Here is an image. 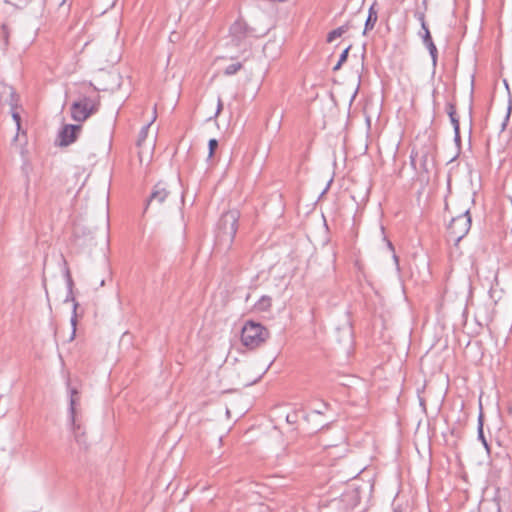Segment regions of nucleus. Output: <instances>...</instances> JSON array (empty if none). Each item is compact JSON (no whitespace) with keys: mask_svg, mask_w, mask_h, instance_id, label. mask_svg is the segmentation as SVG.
<instances>
[{"mask_svg":"<svg viewBox=\"0 0 512 512\" xmlns=\"http://www.w3.org/2000/svg\"><path fill=\"white\" fill-rule=\"evenodd\" d=\"M242 68V64L240 62L232 63L228 65L225 70L224 74L227 76H231L236 74L240 69Z\"/></svg>","mask_w":512,"mask_h":512,"instance_id":"19","label":"nucleus"},{"mask_svg":"<svg viewBox=\"0 0 512 512\" xmlns=\"http://www.w3.org/2000/svg\"><path fill=\"white\" fill-rule=\"evenodd\" d=\"M259 379H261V376H258V378L254 379V382L259 381Z\"/></svg>","mask_w":512,"mask_h":512,"instance_id":"36","label":"nucleus"},{"mask_svg":"<svg viewBox=\"0 0 512 512\" xmlns=\"http://www.w3.org/2000/svg\"><path fill=\"white\" fill-rule=\"evenodd\" d=\"M448 115H449V117H450V120H451V119H453V118H457V116H456V111H455V112H452V113H449Z\"/></svg>","mask_w":512,"mask_h":512,"instance_id":"31","label":"nucleus"},{"mask_svg":"<svg viewBox=\"0 0 512 512\" xmlns=\"http://www.w3.org/2000/svg\"><path fill=\"white\" fill-rule=\"evenodd\" d=\"M99 108V101L96 98L82 96L71 105V117L76 122H84L91 115L95 114Z\"/></svg>","mask_w":512,"mask_h":512,"instance_id":"4","label":"nucleus"},{"mask_svg":"<svg viewBox=\"0 0 512 512\" xmlns=\"http://www.w3.org/2000/svg\"><path fill=\"white\" fill-rule=\"evenodd\" d=\"M471 227V217L469 210H465L460 215L453 217L447 227V236L450 241L458 243L469 232Z\"/></svg>","mask_w":512,"mask_h":512,"instance_id":"5","label":"nucleus"},{"mask_svg":"<svg viewBox=\"0 0 512 512\" xmlns=\"http://www.w3.org/2000/svg\"><path fill=\"white\" fill-rule=\"evenodd\" d=\"M71 429L75 441L82 448H87V437L81 421L78 418L70 419Z\"/></svg>","mask_w":512,"mask_h":512,"instance_id":"10","label":"nucleus"},{"mask_svg":"<svg viewBox=\"0 0 512 512\" xmlns=\"http://www.w3.org/2000/svg\"><path fill=\"white\" fill-rule=\"evenodd\" d=\"M230 33L233 40L239 44L246 36V26L242 22L237 21L230 27Z\"/></svg>","mask_w":512,"mask_h":512,"instance_id":"12","label":"nucleus"},{"mask_svg":"<svg viewBox=\"0 0 512 512\" xmlns=\"http://www.w3.org/2000/svg\"><path fill=\"white\" fill-rule=\"evenodd\" d=\"M482 512H501V507L497 497H484L479 505Z\"/></svg>","mask_w":512,"mask_h":512,"instance_id":"11","label":"nucleus"},{"mask_svg":"<svg viewBox=\"0 0 512 512\" xmlns=\"http://www.w3.org/2000/svg\"><path fill=\"white\" fill-rule=\"evenodd\" d=\"M239 218L238 210H230L221 216L215 239V249L218 252L227 253L231 250L238 230Z\"/></svg>","mask_w":512,"mask_h":512,"instance_id":"1","label":"nucleus"},{"mask_svg":"<svg viewBox=\"0 0 512 512\" xmlns=\"http://www.w3.org/2000/svg\"><path fill=\"white\" fill-rule=\"evenodd\" d=\"M10 33H11L10 27L6 23H3L1 25V36L3 38V42H4V46L5 47H7L9 45Z\"/></svg>","mask_w":512,"mask_h":512,"instance_id":"18","label":"nucleus"},{"mask_svg":"<svg viewBox=\"0 0 512 512\" xmlns=\"http://www.w3.org/2000/svg\"><path fill=\"white\" fill-rule=\"evenodd\" d=\"M10 112H11V116H12L13 120L15 121V123L17 125V129L19 130L20 122H21L20 114L17 112L16 108L10 109Z\"/></svg>","mask_w":512,"mask_h":512,"instance_id":"24","label":"nucleus"},{"mask_svg":"<svg viewBox=\"0 0 512 512\" xmlns=\"http://www.w3.org/2000/svg\"><path fill=\"white\" fill-rule=\"evenodd\" d=\"M446 109L448 114L456 111L455 105L453 103H448Z\"/></svg>","mask_w":512,"mask_h":512,"instance_id":"29","label":"nucleus"},{"mask_svg":"<svg viewBox=\"0 0 512 512\" xmlns=\"http://www.w3.org/2000/svg\"><path fill=\"white\" fill-rule=\"evenodd\" d=\"M358 473H359V470H355V471L352 473L351 478H354Z\"/></svg>","mask_w":512,"mask_h":512,"instance_id":"32","label":"nucleus"},{"mask_svg":"<svg viewBox=\"0 0 512 512\" xmlns=\"http://www.w3.org/2000/svg\"><path fill=\"white\" fill-rule=\"evenodd\" d=\"M208 146H209V155H208V157L211 158L213 156L215 150L218 147V141L216 139H210Z\"/></svg>","mask_w":512,"mask_h":512,"instance_id":"22","label":"nucleus"},{"mask_svg":"<svg viewBox=\"0 0 512 512\" xmlns=\"http://www.w3.org/2000/svg\"><path fill=\"white\" fill-rule=\"evenodd\" d=\"M269 335V331L263 325L248 321L242 328L241 341L247 348L254 349L261 346Z\"/></svg>","mask_w":512,"mask_h":512,"instance_id":"3","label":"nucleus"},{"mask_svg":"<svg viewBox=\"0 0 512 512\" xmlns=\"http://www.w3.org/2000/svg\"><path fill=\"white\" fill-rule=\"evenodd\" d=\"M81 129H82L81 125H72V124L64 125L58 135L59 145L60 146H68L71 143H73L77 139V136L80 133Z\"/></svg>","mask_w":512,"mask_h":512,"instance_id":"6","label":"nucleus"},{"mask_svg":"<svg viewBox=\"0 0 512 512\" xmlns=\"http://www.w3.org/2000/svg\"><path fill=\"white\" fill-rule=\"evenodd\" d=\"M342 65H343V64H340V61L338 60V62L336 63V65L333 67V71H338V70L341 68V66H342Z\"/></svg>","mask_w":512,"mask_h":512,"instance_id":"30","label":"nucleus"},{"mask_svg":"<svg viewBox=\"0 0 512 512\" xmlns=\"http://www.w3.org/2000/svg\"><path fill=\"white\" fill-rule=\"evenodd\" d=\"M151 123L147 124L146 126H144L140 132V137L141 139L145 138L146 135H147V132H148V129L150 127Z\"/></svg>","mask_w":512,"mask_h":512,"instance_id":"27","label":"nucleus"},{"mask_svg":"<svg viewBox=\"0 0 512 512\" xmlns=\"http://www.w3.org/2000/svg\"><path fill=\"white\" fill-rule=\"evenodd\" d=\"M425 46H426V48L428 49V51L430 53V56L432 58L433 66L435 67L437 65V56H438V51H437L436 45L434 44V42H432V43H429V44H427Z\"/></svg>","mask_w":512,"mask_h":512,"instance_id":"20","label":"nucleus"},{"mask_svg":"<svg viewBox=\"0 0 512 512\" xmlns=\"http://www.w3.org/2000/svg\"><path fill=\"white\" fill-rule=\"evenodd\" d=\"M68 283H69V286L71 287L72 285V279L70 278V276L68 275Z\"/></svg>","mask_w":512,"mask_h":512,"instance_id":"33","label":"nucleus"},{"mask_svg":"<svg viewBox=\"0 0 512 512\" xmlns=\"http://www.w3.org/2000/svg\"><path fill=\"white\" fill-rule=\"evenodd\" d=\"M350 48H351V46L349 45V46H348L347 48H345V49H344V51L341 53V55H340V57H339L340 64H343V63H345V62H346Z\"/></svg>","mask_w":512,"mask_h":512,"instance_id":"25","label":"nucleus"},{"mask_svg":"<svg viewBox=\"0 0 512 512\" xmlns=\"http://www.w3.org/2000/svg\"><path fill=\"white\" fill-rule=\"evenodd\" d=\"M479 438L482 439L483 443L485 446H487V443L484 439V436H483V429H482V422L480 421V424H479Z\"/></svg>","mask_w":512,"mask_h":512,"instance_id":"28","label":"nucleus"},{"mask_svg":"<svg viewBox=\"0 0 512 512\" xmlns=\"http://www.w3.org/2000/svg\"><path fill=\"white\" fill-rule=\"evenodd\" d=\"M453 128H454V134H455V141L460 142V124L458 118H453L450 120Z\"/></svg>","mask_w":512,"mask_h":512,"instance_id":"21","label":"nucleus"},{"mask_svg":"<svg viewBox=\"0 0 512 512\" xmlns=\"http://www.w3.org/2000/svg\"><path fill=\"white\" fill-rule=\"evenodd\" d=\"M378 13L374 9V6H371L369 9L368 17L365 21V27L363 30V34L365 35L368 31L372 30L377 22Z\"/></svg>","mask_w":512,"mask_h":512,"instance_id":"14","label":"nucleus"},{"mask_svg":"<svg viewBox=\"0 0 512 512\" xmlns=\"http://www.w3.org/2000/svg\"><path fill=\"white\" fill-rule=\"evenodd\" d=\"M0 105L17 108L18 96L12 86L4 85L0 91Z\"/></svg>","mask_w":512,"mask_h":512,"instance_id":"8","label":"nucleus"},{"mask_svg":"<svg viewBox=\"0 0 512 512\" xmlns=\"http://www.w3.org/2000/svg\"><path fill=\"white\" fill-rule=\"evenodd\" d=\"M417 16H418V20L420 21L421 27H422V30H423V34L421 35L423 44L427 45L429 43H432L433 40H432L430 31L428 29V26H427V24L425 22V15L423 13H418Z\"/></svg>","mask_w":512,"mask_h":512,"instance_id":"15","label":"nucleus"},{"mask_svg":"<svg viewBox=\"0 0 512 512\" xmlns=\"http://www.w3.org/2000/svg\"><path fill=\"white\" fill-rule=\"evenodd\" d=\"M259 379H261V376H258V378L254 379V382L259 381Z\"/></svg>","mask_w":512,"mask_h":512,"instance_id":"35","label":"nucleus"},{"mask_svg":"<svg viewBox=\"0 0 512 512\" xmlns=\"http://www.w3.org/2000/svg\"><path fill=\"white\" fill-rule=\"evenodd\" d=\"M179 203H183V194L177 184L170 185L161 181L153 187L145 211L149 208L166 209Z\"/></svg>","mask_w":512,"mask_h":512,"instance_id":"2","label":"nucleus"},{"mask_svg":"<svg viewBox=\"0 0 512 512\" xmlns=\"http://www.w3.org/2000/svg\"><path fill=\"white\" fill-rule=\"evenodd\" d=\"M271 306V298L268 296H263L261 299L256 303L255 308L259 311H266Z\"/></svg>","mask_w":512,"mask_h":512,"instance_id":"17","label":"nucleus"},{"mask_svg":"<svg viewBox=\"0 0 512 512\" xmlns=\"http://www.w3.org/2000/svg\"><path fill=\"white\" fill-rule=\"evenodd\" d=\"M419 159V162H420V166L421 168L424 170V171H428V164H429V154L427 152L425 153H419V152H415V151H412V154H411V164L413 166L416 165V160Z\"/></svg>","mask_w":512,"mask_h":512,"instance_id":"13","label":"nucleus"},{"mask_svg":"<svg viewBox=\"0 0 512 512\" xmlns=\"http://www.w3.org/2000/svg\"><path fill=\"white\" fill-rule=\"evenodd\" d=\"M77 307H78V303H74V306H73V315L71 317V325L73 327V335L75 334V331H76V324H77V314H76V310H77Z\"/></svg>","mask_w":512,"mask_h":512,"instance_id":"23","label":"nucleus"},{"mask_svg":"<svg viewBox=\"0 0 512 512\" xmlns=\"http://www.w3.org/2000/svg\"><path fill=\"white\" fill-rule=\"evenodd\" d=\"M104 284H105V280H104V279H102V280L100 281V284H99V285L102 287V286H104Z\"/></svg>","mask_w":512,"mask_h":512,"instance_id":"34","label":"nucleus"},{"mask_svg":"<svg viewBox=\"0 0 512 512\" xmlns=\"http://www.w3.org/2000/svg\"><path fill=\"white\" fill-rule=\"evenodd\" d=\"M259 379H261V376H258V378L254 379V382L259 381Z\"/></svg>","mask_w":512,"mask_h":512,"instance_id":"37","label":"nucleus"},{"mask_svg":"<svg viewBox=\"0 0 512 512\" xmlns=\"http://www.w3.org/2000/svg\"><path fill=\"white\" fill-rule=\"evenodd\" d=\"M360 502V496L356 489H349L345 491L339 499H335L333 504H344V512L353 510Z\"/></svg>","mask_w":512,"mask_h":512,"instance_id":"7","label":"nucleus"},{"mask_svg":"<svg viewBox=\"0 0 512 512\" xmlns=\"http://www.w3.org/2000/svg\"><path fill=\"white\" fill-rule=\"evenodd\" d=\"M348 29L349 27L346 24L338 27L337 29L332 30L327 36V42H332L336 38L341 37L344 33L348 31Z\"/></svg>","mask_w":512,"mask_h":512,"instance_id":"16","label":"nucleus"},{"mask_svg":"<svg viewBox=\"0 0 512 512\" xmlns=\"http://www.w3.org/2000/svg\"><path fill=\"white\" fill-rule=\"evenodd\" d=\"M68 393H69V414L70 419L78 418L77 406L80 403V390L78 386H72L68 382Z\"/></svg>","mask_w":512,"mask_h":512,"instance_id":"9","label":"nucleus"},{"mask_svg":"<svg viewBox=\"0 0 512 512\" xmlns=\"http://www.w3.org/2000/svg\"><path fill=\"white\" fill-rule=\"evenodd\" d=\"M222 109H223V102H222L221 98L219 97L218 101H217V110L215 113V117H217L221 113Z\"/></svg>","mask_w":512,"mask_h":512,"instance_id":"26","label":"nucleus"}]
</instances>
